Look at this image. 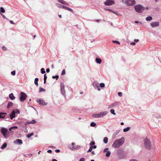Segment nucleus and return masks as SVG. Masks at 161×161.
<instances>
[{
    "label": "nucleus",
    "instance_id": "56",
    "mask_svg": "<svg viewBox=\"0 0 161 161\" xmlns=\"http://www.w3.org/2000/svg\"><path fill=\"white\" fill-rule=\"evenodd\" d=\"M9 22H10V23L12 24H14V23L12 20H10L9 21Z\"/></svg>",
    "mask_w": 161,
    "mask_h": 161
},
{
    "label": "nucleus",
    "instance_id": "7",
    "mask_svg": "<svg viewBox=\"0 0 161 161\" xmlns=\"http://www.w3.org/2000/svg\"><path fill=\"white\" fill-rule=\"evenodd\" d=\"M115 4V2L113 0H106L104 3V4L105 6H111Z\"/></svg>",
    "mask_w": 161,
    "mask_h": 161
},
{
    "label": "nucleus",
    "instance_id": "5",
    "mask_svg": "<svg viewBox=\"0 0 161 161\" xmlns=\"http://www.w3.org/2000/svg\"><path fill=\"white\" fill-rule=\"evenodd\" d=\"M20 101L21 102H23L26 99L27 97V95L25 93L21 92L20 94Z\"/></svg>",
    "mask_w": 161,
    "mask_h": 161
},
{
    "label": "nucleus",
    "instance_id": "60",
    "mask_svg": "<svg viewBox=\"0 0 161 161\" xmlns=\"http://www.w3.org/2000/svg\"><path fill=\"white\" fill-rule=\"evenodd\" d=\"M139 41V40L138 39H135L134 40V41L135 42H138Z\"/></svg>",
    "mask_w": 161,
    "mask_h": 161
},
{
    "label": "nucleus",
    "instance_id": "54",
    "mask_svg": "<svg viewBox=\"0 0 161 161\" xmlns=\"http://www.w3.org/2000/svg\"><path fill=\"white\" fill-rule=\"evenodd\" d=\"M2 17L3 19H7V18L5 16H4V15H3L2 14Z\"/></svg>",
    "mask_w": 161,
    "mask_h": 161
},
{
    "label": "nucleus",
    "instance_id": "57",
    "mask_svg": "<svg viewBox=\"0 0 161 161\" xmlns=\"http://www.w3.org/2000/svg\"><path fill=\"white\" fill-rule=\"evenodd\" d=\"M130 161H139L138 160L136 159H132L130 160Z\"/></svg>",
    "mask_w": 161,
    "mask_h": 161
},
{
    "label": "nucleus",
    "instance_id": "39",
    "mask_svg": "<svg viewBox=\"0 0 161 161\" xmlns=\"http://www.w3.org/2000/svg\"><path fill=\"white\" fill-rule=\"evenodd\" d=\"M45 90L43 88L40 87L39 88V92H45Z\"/></svg>",
    "mask_w": 161,
    "mask_h": 161
},
{
    "label": "nucleus",
    "instance_id": "53",
    "mask_svg": "<svg viewBox=\"0 0 161 161\" xmlns=\"http://www.w3.org/2000/svg\"><path fill=\"white\" fill-rule=\"evenodd\" d=\"M47 79V76H46V74H45L44 75V80H46Z\"/></svg>",
    "mask_w": 161,
    "mask_h": 161
},
{
    "label": "nucleus",
    "instance_id": "4",
    "mask_svg": "<svg viewBox=\"0 0 161 161\" xmlns=\"http://www.w3.org/2000/svg\"><path fill=\"white\" fill-rule=\"evenodd\" d=\"M144 145L145 147L147 148H149L151 146V142L148 138H145L144 140Z\"/></svg>",
    "mask_w": 161,
    "mask_h": 161
},
{
    "label": "nucleus",
    "instance_id": "52",
    "mask_svg": "<svg viewBox=\"0 0 161 161\" xmlns=\"http://www.w3.org/2000/svg\"><path fill=\"white\" fill-rule=\"evenodd\" d=\"M2 49L4 50H6L7 49L6 47L4 46L2 47Z\"/></svg>",
    "mask_w": 161,
    "mask_h": 161
},
{
    "label": "nucleus",
    "instance_id": "61",
    "mask_svg": "<svg viewBox=\"0 0 161 161\" xmlns=\"http://www.w3.org/2000/svg\"><path fill=\"white\" fill-rule=\"evenodd\" d=\"M60 150L59 149H57L55 150V152L56 153H58L60 152Z\"/></svg>",
    "mask_w": 161,
    "mask_h": 161
},
{
    "label": "nucleus",
    "instance_id": "41",
    "mask_svg": "<svg viewBox=\"0 0 161 161\" xmlns=\"http://www.w3.org/2000/svg\"><path fill=\"white\" fill-rule=\"evenodd\" d=\"M114 43H116L118 44L119 45L120 43L119 42L117 41H112Z\"/></svg>",
    "mask_w": 161,
    "mask_h": 161
},
{
    "label": "nucleus",
    "instance_id": "34",
    "mask_svg": "<svg viewBox=\"0 0 161 161\" xmlns=\"http://www.w3.org/2000/svg\"><path fill=\"white\" fill-rule=\"evenodd\" d=\"M92 116L94 118H99L98 114H94L92 115Z\"/></svg>",
    "mask_w": 161,
    "mask_h": 161
},
{
    "label": "nucleus",
    "instance_id": "10",
    "mask_svg": "<svg viewBox=\"0 0 161 161\" xmlns=\"http://www.w3.org/2000/svg\"><path fill=\"white\" fill-rule=\"evenodd\" d=\"M36 102L39 103L40 105L43 106H46L47 103L45 102V101L42 99H39L36 100Z\"/></svg>",
    "mask_w": 161,
    "mask_h": 161
},
{
    "label": "nucleus",
    "instance_id": "24",
    "mask_svg": "<svg viewBox=\"0 0 161 161\" xmlns=\"http://www.w3.org/2000/svg\"><path fill=\"white\" fill-rule=\"evenodd\" d=\"M7 144L6 143H4L1 146V148L2 149H4L7 147Z\"/></svg>",
    "mask_w": 161,
    "mask_h": 161
},
{
    "label": "nucleus",
    "instance_id": "51",
    "mask_svg": "<svg viewBox=\"0 0 161 161\" xmlns=\"http://www.w3.org/2000/svg\"><path fill=\"white\" fill-rule=\"evenodd\" d=\"M85 158H81L80 159L79 161H85Z\"/></svg>",
    "mask_w": 161,
    "mask_h": 161
},
{
    "label": "nucleus",
    "instance_id": "46",
    "mask_svg": "<svg viewBox=\"0 0 161 161\" xmlns=\"http://www.w3.org/2000/svg\"><path fill=\"white\" fill-rule=\"evenodd\" d=\"M117 105V103H114L113 104H112L110 105V106H111V107H113L114 106H115Z\"/></svg>",
    "mask_w": 161,
    "mask_h": 161
},
{
    "label": "nucleus",
    "instance_id": "15",
    "mask_svg": "<svg viewBox=\"0 0 161 161\" xmlns=\"http://www.w3.org/2000/svg\"><path fill=\"white\" fill-rule=\"evenodd\" d=\"M56 6L58 7L59 8H63V9H65V8L66 7L65 6L61 5V4H59V3H56Z\"/></svg>",
    "mask_w": 161,
    "mask_h": 161
},
{
    "label": "nucleus",
    "instance_id": "35",
    "mask_svg": "<svg viewBox=\"0 0 161 161\" xmlns=\"http://www.w3.org/2000/svg\"><path fill=\"white\" fill-rule=\"evenodd\" d=\"M0 11L1 12L3 13H4L5 12V10L4 8L2 7L0 8Z\"/></svg>",
    "mask_w": 161,
    "mask_h": 161
},
{
    "label": "nucleus",
    "instance_id": "37",
    "mask_svg": "<svg viewBox=\"0 0 161 161\" xmlns=\"http://www.w3.org/2000/svg\"><path fill=\"white\" fill-rule=\"evenodd\" d=\"M96 124L94 122H92L90 124V125L92 127H94L96 126Z\"/></svg>",
    "mask_w": 161,
    "mask_h": 161
},
{
    "label": "nucleus",
    "instance_id": "30",
    "mask_svg": "<svg viewBox=\"0 0 161 161\" xmlns=\"http://www.w3.org/2000/svg\"><path fill=\"white\" fill-rule=\"evenodd\" d=\"M110 154H111L110 151H108L107 152V153L106 154V156L107 157H109L110 156Z\"/></svg>",
    "mask_w": 161,
    "mask_h": 161
},
{
    "label": "nucleus",
    "instance_id": "21",
    "mask_svg": "<svg viewBox=\"0 0 161 161\" xmlns=\"http://www.w3.org/2000/svg\"><path fill=\"white\" fill-rule=\"evenodd\" d=\"M96 61L97 63L100 64L102 62V60L100 58H97L96 59Z\"/></svg>",
    "mask_w": 161,
    "mask_h": 161
},
{
    "label": "nucleus",
    "instance_id": "13",
    "mask_svg": "<svg viewBox=\"0 0 161 161\" xmlns=\"http://www.w3.org/2000/svg\"><path fill=\"white\" fill-rule=\"evenodd\" d=\"M15 112L14 110H13L10 114V117L11 119L15 117Z\"/></svg>",
    "mask_w": 161,
    "mask_h": 161
},
{
    "label": "nucleus",
    "instance_id": "59",
    "mask_svg": "<svg viewBox=\"0 0 161 161\" xmlns=\"http://www.w3.org/2000/svg\"><path fill=\"white\" fill-rule=\"evenodd\" d=\"M91 147H92V149L93 148H94V149H95V148H97V146H95V145H94V146H92Z\"/></svg>",
    "mask_w": 161,
    "mask_h": 161
},
{
    "label": "nucleus",
    "instance_id": "1",
    "mask_svg": "<svg viewBox=\"0 0 161 161\" xmlns=\"http://www.w3.org/2000/svg\"><path fill=\"white\" fill-rule=\"evenodd\" d=\"M125 139L123 137L120 139L116 140L113 143L112 146L114 148H118L121 147L124 144Z\"/></svg>",
    "mask_w": 161,
    "mask_h": 161
},
{
    "label": "nucleus",
    "instance_id": "31",
    "mask_svg": "<svg viewBox=\"0 0 161 161\" xmlns=\"http://www.w3.org/2000/svg\"><path fill=\"white\" fill-rule=\"evenodd\" d=\"M33 135H34V133H31L30 134H29L27 135V137L28 138H29L31 137V136H33Z\"/></svg>",
    "mask_w": 161,
    "mask_h": 161
},
{
    "label": "nucleus",
    "instance_id": "32",
    "mask_svg": "<svg viewBox=\"0 0 161 161\" xmlns=\"http://www.w3.org/2000/svg\"><path fill=\"white\" fill-rule=\"evenodd\" d=\"M110 112L111 113H112L113 114H114V115H115L116 114V113L115 112L114 110V109H111L110 110Z\"/></svg>",
    "mask_w": 161,
    "mask_h": 161
},
{
    "label": "nucleus",
    "instance_id": "50",
    "mask_svg": "<svg viewBox=\"0 0 161 161\" xmlns=\"http://www.w3.org/2000/svg\"><path fill=\"white\" fill-rule=\"evenodd\" d=\"M108 148H105L103 150V152L105 153V152L108 151Z\"/></svg>",
    "mask_w": 161,
    "mask_h": 161
},
{
    "label": "nucleus",
    "instance_id": "43",
    "mask_svg": "<svg viewBox=\"0 0 161 161\" xmlns=\"http://www.w3.org/2000/svg\"><path fill=\"white\" fill-rule=\"evenodd\" d=\"M100 86L102 88H103L105 86V84L104 83H101L100 84Z\"/></svg>",
    "mask_w": 161,
    "mask_h": 161
},
{
    "label": "nucleus",
    "instance_id": "16",
    "mask_svg": "<svg viewBox=\"0 0 161 161\" xmlns=\"http://www.w3.org/2000/svg\"><path fill=\"white\" fill-rule=\"evenodd\" d=\"M7 115L6 113L0 112V119H3L5 116Z\"/></svg>",
    "mask_w": 161,
    "mask_h": 161
},
{
    "label": "nucleus",
    "instance_id": "49",
    "mask_svg": "<svg viewBox=\"0 0 161 161\" xmlns=\"http://www.w3.org/2000/svg\"><path fill=\"white\" fill-rule=\"evenodd\" d=\"M95 142H93V141H92L90 143V145H94L95 144Z\"/></svg>",
    "mask_w": 161,
    "mask_h": 161
},
{
    "label": "nucleus",
    "instance_id": "47",
    "mask_svg": "<svg viewBox=\"0 0 161 161\" xmlns=\"http://www.w3.org/2000/svg\"><path fill=\"white\" fill-rule=\"evenodd\" d=\"M118 96L119 97H122V93L121 92H119L118 93Z\"/></svg>",
    "mask_w": 161,
    "mask_h": 161
},
{
    "label": "nucleus",
    "instance_id": "63",
    "mask_svg": "<svg viewBox=\"0 0 161 161\" xmlns=\"http://www.w3.org/2000/svg\"><path fill=\"white\" fill-rule=\"evenodd\" d=\"M135 23H140L141 24H142V23L141 22H138V21H135Z\"/></svg>",
    "mask_w": 161,
    "mask_h": 161
},
{
    "label": "nucleus",
    "instance_id": "23",
    "mask_svg": "<svg viewBox=\"0 0 161 161\" xmlns=\"http://www.w3.org/2000/svg\"><path fill=\"white\" fill-rule=\"evenodd\" d=\"M130 127H128L126 128H124L123 129V131L124 132H127V131H129L130 130Z\"/></svg>",
    "mask_w": 161,
    "mask_h": 161
},
{
    "label": "nucleus",
    "instance_id": "28",
    "mask_svg": "<svg viewBox=\"0 0 161 161\" xmlns=\"http://www.w3.org/2000/svg\"><path fill=\"white\" fill-rule=\"evenodd\" d=\"M13 103L11 102L8 103V108H9L13 106Z\"/></svg>",
    "mask_w": 161,
    "mask_h": 161
},
{
    "label": "nucleus",
    "instance_id": "29",
    "mask_svg": "<svg viewBox=\"0 0 161 161\" xmlns=\"http://www.w3.org/2000/svg\"><path fill=\"white\" fill-rule=\"evenodd\" d=\"M65 9L71 12H73V10L72 9L70 8L67 7H66H66Z\"/></svg>",
    "mask_w": 161,
    "mask_h": 161
},
{
    "label": "nucleus",
    "instance_id": "20",
    "mask_svg": "<svg viewBox=\"0 0 161 161\" xmlns=\"http://www.w3.org/2000/svg\"><path fill=\"white\" fill-rule=\"evenodd\" d=\"M9 97L10 99L12 100H14L15 99V97L14 96L13 93H11L9 95Z\"/></svg>",
    "mask_w": 161,
    "mask_h": 161
},
{
    "label": "nucleus",
    "instance_id": "36",
    "mask_svg": "<svg viewBox=\"0 0 161 161\" xmlns=\"http://www.w3.org/2000/svg\"><path fill=\"white\" fill-rule=\"evenodd\" d=\"M41 72L42 74H44L45 73V71L44 69L43 68H42L41 69Z\"/></svg>",
    "mask_w": 161,
    "mask_h": 161
},
{
    "label": "nucleus",
    "instance_id": "40",
    "mask_svg": "<svg viewBox=\"0 0 161 161\" xmlns=\"http://www.w3.org/2000/svg\"><path fill=\"white\" fill-rule=\"evenodd\" d=\"M58 78H59V76L58 75H56L55 76H52V78L53 79L56 78V80H58Z\"/></svg>",
    "mask_w": 161,
    "mask_h": 161
},
{
    "label": "nucleus",
    "instance_id": "45",
    "mask_svg": "<svg viewBox=\"0 0 161 161\" xmlns=\"http://www.w3.org/2000/svg\"><path fill=\"white\" fill-rule=\"evenodd\" d=\"M92 147H90L89 149L87 151V152L89 153V152H91V151H92Z\"/></svg>",
    "mask_w": 161,
    "mask_h": 161
},
{
    "label": "nucleus",
    "instance_id": "44",
    "mask_svg": "<svg viewBox=\"0 0 161 161\" xmlns=\"http://www.w3.org/2000/svg\"><path fill=\"white\" fill-rule=\"evenodd\" d=\"M16 74V71L15 70L11 72V75H15Z\"/></svg>",
    "mask_w": 161,
    "mask_h": 161
},
{
    "label": "nucleus",
    "instance_id": "58",
    "mask_svg": "<svg viewBox=\"0 0 161 161\" xmlns=\"http://www.w3.org/2000/svg\"><path fill=\"white\" fill-rule=\"evenodd\" d=\"M130 44L132 45H135L136 43L135 42H132L130 43Z\"/></svg>",
    "mask_w": 161,
    "mask_h": 161
},
{
    "label": "nucleus",
    "instance_id": "22",
    "mask_svg": "<svg viewBox=\"0 0 161 161\" xmlns=\"http://www.w3.org/2000/svg\"><path fill=\"white\" fill-rule=\"evenodd\" d=\"M152 19H153V18L151 16H148L146 18V20L147 21H151Z\"/></svg>",
    "mask_w": 161,
    "mask_h": 161
},
{
    "label": "nucleus",
    "instance_id": "19",
    "mask_svg": "<svg viewBox=\"0 0 161 161\" xmlns=\"http://www.w3.org/2000/svg\"><path fill=\"white\" fill-rule=\"evenodd\" d=\"M36 122V121L35 120L33 119L31 121L26 122V124L27 125L31 124H35Z\"/></svg>",
    "mask_w": 161,
    "mask_h": 161
},
{
    "label": "nucleus",
    "instance_id": "64",
    "mask_svg": "<svg viewBox=\"0 0 161 161\" xmlns=\"http://www.w3.org/2000/svg\"><path fill=\"white\" fill-rule=\"evenodd\" d=\"M28 155L29 157H31L32 156V154H31V153L28 154Z\"/></svg>",
    "mask_w": 161,
    "mask_h": 161
},
{
    "label": "nucleus",
    "instance_id": "33",
    "mask_svg": "<svg viewBox=\"0 0 161 161\" xmlns=\"http://www.w3.org/2000/svg\"><path fill=\"white\" fill-rule=\"evenodd\" d=\"M108 11L111 12H112L115 14H116L117 15H118V13L117 12H115V11H114L113 10H112L111 9H110L109 10H108Z\"/></svg>",
    "mask_w": 161,
    "mask_h": 161
},
{
    "label": "nucleus",
    "instance_id": "38",
    "mask_svg": "<svg viewBox=\"0 0 161 161\" xmlns=\"http://www.w3.org/2000/svg\"><path fill=\"white\" fill-rule=\"evenodd\" d=\"M61 89H64V85L63 83H61L60 84Z\"/></svg>",
    "mask_w": 161,
    "mask_h": 161
},
{
    "label": "nucleus",
    "instance_id": "26",
    "mask_svg": "<svg viewBox=\"0 0 161 161\" xmlns=\"http://www.w3.org/2000/svg\"><path fill=\"white\" fill-rule=\"evenodd\" d=\"M61 91L62 94L64 96H65V92L64 89H61Z\"/></svg>",
    "mask_w": 161,
    "mask_h": 161
},
{
    "label": "nucleus",
    "instance_id": "3",
    "mask_svg": "<svg viewBox=\"0 0 161 161\" xmlns=\"http://www.w3.org/2000/svg\"><path fill=\"white\" fill-rule=\"evenodd\" d=\"M122 2L128 6L133 5L136 3L135 0H122Z\"/></svg>",
    "mask_w": 161,
    "mask_h": 161
},
{
    "label": "nucleus",
    "instance_id": "12",
    "mask_svg": "<svg viewBox=\"0 0 161 161\" xmlns=\"http://www.w3.org/2000/svg\"><path fill=\"white\" fill-rule=\"evenodd\" d=\"M14 143L15 144H18L19 145H21L23 143L22 140L19 139H16L14 142Z\"/></svg>",
    "mask_w": 161,
    "mask_h": 161
},
{
    "label": "nucleus",
    "instance_id": "27",
    "mask_svg": "<svg viewBox=\"0 0 161 161\" xmlns=\"http://www.w3.org/2000/svg\"><path fill=\"white\" fill-rule=\"evenodd\" d=\"M103 142L106 144L108 142V138L107 137H105L103 139Z\"/></svg>",
    "mask_w": 161,
    "mask_h": 161
},
{
    "label": "nucleus",
    "instance_id": "2",
    "mask_svg": "<svg viewBox=\"0 0 161 161\" xmlns=\"http://www.w3.org/2000/svg\"><path fill=\"white\" fill-rule=\"evenodd\" d=\"M135 11L138 13H142L145 10V8L140 4L136 5L134 6Z\"/></svg>",
    "mask_w": 161,
    "mask_h": 161
},
{
    "label": "nucleus",
    "instance_id": "48",
    "mask_svg": "<svg viewBox=\"0 0 161 161\" xmlns=\"http://www.w3.org/2000/svg\"><path fill=\"white\" fill-rule=\"evenodd\" d=\"M65 70L64 69H63L62 71L61 75H64L65 74Z\"/></svg>",
    "mask_w": 161,
    "mask_h": 161
},
{
    "label": "nucleus",
    "instance_id": "17",
    "mask_svg": "<svg viewBox=\"0 0 161 161\" xmlns=\"http://www.w3.org/2000/svg\"><path fill=\"white\" fill-rule=\"evenodd\" d=\"M17 128H18V127L17 126H13V127H10L9 129V131H11V133H12V132H13L14 130L15 129H17Z\"/></svg>",
    "mask_w": 161,
    "mask_h": 161
},
{
    "label": "nucleus",
    "instance_id": "42",
    "mask_svg": "<svg viewBox=\"0 0 161 161\" xmlns=\"http://www.w3.org/2000/svg\"><path fill=\"white\" fill-rule=\"evenodd\" d=\"M119 130H117L114 133V134L113 135V136H114V137L119 132Z\"/></svg>",
    "mask_w": 161,
    "mask_h": 161
},
{
    "label": "nucleus",
    "instance_id": "9",
    "mask_svg": "<svg viewBox=\"0 0 161 161\" xmlns=\"http://www.w3.org/2000/svg\"><path fill=\"white\" fill-rule=\"evenodd\" d=\"M93 86L96 90H97L98 91L100 90V89L99 86V84L97 81H95L93 83Z\"/></svg>",
    "mask_w": 161,
    "mask_h": 161
},
{
    "label": "nucleus",
    "instance_id": "25",
    "mask_svg": "<svg viewBox=\"0 0 161 161\" xmlns=\"http://www.w3.org/2000/svg\"><path fill=\"white\" fill-rule=\"evenodd\" d=\"M38 78H36L35 80V84L37 86H38Z\"/></svg>",
    "mask_w": 161,
    "mask_h": 161
},
{
    "label": "nucleus",
    "instance_id": "8",
    "mask_svg": "<svg viewBox=\"0 0 161 161\" xmlns=\"http://www.w3.org/2000/svg\"><path fill=\"white\" fill-rule=\"evenodd\" d=\"M150 25L152 28H154L158 26L159 25V21L152 22L150 23Z\"/></svg>",
    "mask_w": 161,
    "mask_h": 161
},
{
    "label": "nucleus",
    "instance_id": "62",
    "mask_svg": "<svg viewBox=\"0 0 161 161\" xmlns=\"http://www.w3.org/2000/svg\"><path fill=\"white\" fill-rule=\"evenodd\" d=\"M50 71V69H46V72L47 73L49 72Z\"/></svg>",
    "mask_w": 161,
    "mask_h": 161
},
{
    "label": "nucleus",
    "instance_id": "6",
    "mask_svg": "<svg viewBox=\"0 0 161 161\" xmlns=\"http://www.w3.org/2000/svg\"><path fill=\"white\" fill-rule=\"evenodd\" d=\"M1 132L5 137H8V130L5 128H2L1 129Z\"/></svg>",
    "mask_w": 161,
    "mask_h": 161
},
{
    "label": "nucleus",
    "instance_id": "18",
    "mask_svg": "<svg viewBox=\"0 0 161 161\" xmlns=\"http://www.w3.org/2000/svg\"><path fill=\"white\" fill-rule=\"evenodd\" d=\"M58 2L62 4L68 5V3L64 1L63 0H58Z\"/></svg>",
    "mask_w": 161,
    "mask_h": 161
},
{
    "label": "nucleus",
    "instance_id": "14",
    "mask_svg": "<svg viewBox=\"0 0 161 161\" xmlns=\"http://www.w3.org/2000/svg\"><path fill=\"white\" fill-rule=\"evenodd\" d=\"M81 148L80 146L79 145H77L75 146H73L72 147L70 148V149L73 150L74 151L76 149H79Z\"/></svg>",
    "mask_w": 161,
    "mask_h": 161
},
{
    "label": "nucleus",
    "instance_id": "55",
    "mask_svg": "<svg viewBox=\"0 0 161 161\" xmlns=\"http://www.w3.org/2000/svg\"><path fill=\"white\" fill-rule=\"evenodd\" d=\"M47 152L48 153H51L52 152V151L51 150H49L47 151Z\"/></svg>",
    "mask_w": 161,
    "mask_h": 161
},
{
    "label": "nucleus",
    "instance_id": "11",
    "mask_svg": "<svg viewBox=\"0 0 161 161\" xmlns=\"http://www.w3.org/2000/svg\"><path fill=\"white\" fill-rule=\"evenodd\" d=\"M108 113V112L107 111H103L99 113H98L99 118H102L106 115Z\"/></svg>",
    "mask_w": 161,
    "mask_h": 161
}]
</instances>
